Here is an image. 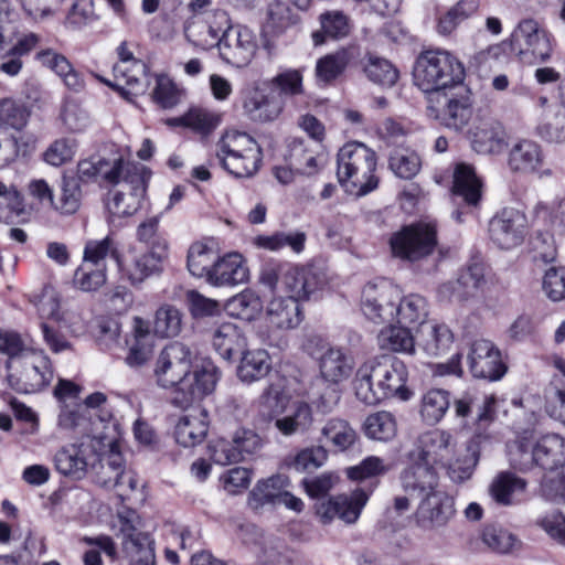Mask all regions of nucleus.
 Segmentation results:
<instances>
[{"label": "nucleus", "instance_id": "2f4dec72", "mask_svg": "<svg viewBox=\"0 0 565 565\" xmlns=\"http://www.w3.org/2000/svg\"><path fill=\"white\" fill-rule=\"evenodd\" d=\"M129 161L122 158L115 159L113 162L103 158H89L78 162L77 180L82 182H90L102 177L108 183H118L120 172Z\"/></svg>", "mask_w": 565, "mask_h": 565}, {"label": "nucleus", "instance_id": "c85d7f7f", "mask_svg": "<svg viewBox=\"0 0 565 565\" xmlns=\"http://www.w3.org/2000/svg\"><path fill=\"white\" fill-rule=\"evenodd\" d=\"M275 427L285 436L301 434L312 424V412L308 403L295 401L275 412Z\"/></svg>", "mask_w": 565, "mask_h": 565}, {"label": "nucleus", "instance_id": "052dcab7", "mask_svg": "<svg viewBox=\"0 0 565 565\" xmlns=\"http://www.w3.org/2000/svg\"><path fill=\"white\" fill-rule=\"evenodd\" d=\"M124 468L121 454L111 449L100 459L99 465L96 467V483L103 488L114 490L120 480Z\"/></svg>", "mask_w": 565, "mask_h": 565}, {"label": "nucleus", "instance_id": "69168bd1", "mask_svg": "<svg viewBox=\"0 0 565 565\" xmlns=\"http://www.w3.org/2000/svg\"><path fill=\"white\" fill-rule=\"evenodd\" d=\"M339 384L340 383H323V380L320 377L310 387L308 392L309 398L322 413L331 412L334 408V406L339 403Z\"/></svg>", "mask_w": 565, "mask_h": 565}, {"label": "nucleus", "instance_id": "a19ab883", "mask_svg": "<svg viewBox=\"0 0 565 565\" xmlns=\"http://www.w3.org/2000/svg\"><path fill=\"white\" fill-rule=\"evenodd\" d=\"M38 58L44 66L54 71L70 89L79 92L84 88L82 75L73 68L64 55L46 50L40 52Z\"/></svg>", "mask_w": 565, "mask_h": 565}, {"label": "nucleus", "instance_id": "3c124183", "mask_svg": "<svg viewBox=\"0 0 565 565\" xmlns=\"http://www.w3.org/2000/svg\"><path fill=\"white\" fill-rule=\"evenodd\" d=\"M449 406L450 393L441 388H431L422 396L419 414L426 424L436 425L444 418Z\"/></svg>", "mask_w": 565, "mask_h": 565}, {"label": "nucleus", "instance_id": "7ed1b4c3", "mask_svg": "<svg viewBox=\"0 0 565 565\" xmlns=\"http://www.w3.org/2000/svg\"><path fill=\"white\" fill-rule=\"evenodd\" d=\"M407 375L405 363L395 356L382 355L367 360L355 373V395L367 405L394 396L407 401L411 396L406 388Z\"/></svg>", "mask_w": 565, "mask_h": 565}, {"label": "nucleus", "instance_id": "412c9836", "mask_svg": "<svg viewBox=\"0 0 565 565\" xmlns=\"http://www.w3.org/2000/svg\"><path fill=\"white\" fill-rule=\"evenodd\" d=\"M508 167L512 173L540 177L551 175L550 169H544V154L541 146L530 139L518 140L508 153Z\"/></svg>", "mask_w": 565, "mask_h": 565}, {"label": "nucleus", "instance_id": "cd10ccee", "mask_svg": "<svg viewBox=\"0 0 565 565\" xmlns=\"http://www.w3.org/2000/svg\"><path fill=\"white\" fill-rule=\"evenodd\" d=\"M401 480L406 492L417 494L419 498L440 490L438 475L434 466L419 459L402 472Z\"/></svg>", "mask_w": 565, "mask_h": 565}, {"label": "nucleus", "instance_id": "c756f323", "mask_svg": "<svg viewBox=\"0 0 565 565\" xmlns=\"http://www.w3.org/2000/svg\"><path fill=\"white\" fill-rule=\"evenodd\" d=\"M207 430V412L194 409L179 418L174 428V438L183 447H194L205 439Z\"/></svg>", "mask_w": 565, "mask_h": 565}, {"label": "nucleus", "instance_id": "c9c22d12", "mask_svg": "<svg viewBox=\"0 0 565 565\" xmlns=\"http://www.w3.org/2000/svg\"><path fill=\"white\" fill-rule=\"evenodd\" d=\"M248 278V269L239 254H228L218 258L209 277V282L214 286L238 285Z\"/></svg>", "mask_w": 565, "mask_h": 565}, {"label": "nucleus", "instance_id": "f03ea898", "mask_svg": "<svg viewBox=\"0 0 565 565\" xmlns=\"http://www.w3.org/2000/svg\"><path fill=\"white\" fill-rule=\"evenodd\" d=\"M481 434H476L468 441L466 454L457 455L456 437L445 429H433L423 433L417 439V459L431 466L447 468L450 479L461 483L468 480L479 462Z\"/></svg>", "mask_w": 565, "mask_h": 565}, {"label": "nucleus", "instance_id": "774afa93", "mask_svg": "<svg viewBox=\"0 0 565 565\" xmlns=\"http://www.w3.org/2000/svg\"><path fill=\"white\" fill-rule=\"evenodd\" d=\"M547 414L565 424V380L555 376L545 391Z\"/></svg>", "mask_w": 565, "mask_h": 565}, {"label": "nucleus", "instance_id": "a18cd8bd", "mask_svg": "<svg viewBox=\"0 0 565 565\" xmlns=\"http://www.w3.org/2000/svg\"><path fill=\"white\" fill-rule=\"evenodd\" d=\"M454 194L461 196L466 203L476 205L481 198V181L475 169L466 163L457 164L454 172Z\"/></svg>", "mask_w": 565, "mask_h": 565}, {"label": "nucleus", "instance_id": "0eeeda50", "mask_svg": "<svg viewBox=\"0 0 565 565\" xmlns=\"http://www.w3.org/2000/svg\"><path fill=\"white\" fill-rule=\"evenodd\" d=\"M215 156L221 167L238 179L254 177L263 160V151L257 141L237 130L223 134L216 143Z\"/></svg>", "mask_w": 565, "mask_h": 565}, {"label": "nucleus", "instance_id": "de8ad7c7", "mask_svg": "<svg viewBox=\"0 0 565 565\" xmlns=\"http://www.w3.org/2000/svg\"><path fill=\"white\" fill-rule=\"evenodd\" d=\"M287 160L296 171L311 175L319 170L323 156L309 149L303 140L294 138L288 143Z\"/></svg>", "mask_w": 565, "mask_h": 565}, {"label": "nucleus", "instance_id": "423d86ee", "mask_svg": "<svg viewBox=\"0 0 565 565\" xmlns=\"http://www.w3.org/2000/svg\"><path fill=\"white\" fill-rule=\"evenodd\" d=\"M465 67L450 52L431 49L422 52L415 63L414 81L424 92H439L462 84Z\"/></svg>", "mask_w": 565, "mask_h": 565}, {"label": "nucleus", "instance_id": "603ef678", "mask_svg": "<svg viewBox=\"0 0 565 565\" xmlns=\"http://www.w3.org/2000/svg\"><path fill=\"white\" fill-rule=\"evenodd\" d=\"M471 116V100L465 90V94L447 98L446 106L441 115V120L446 127L460 130L469 122Z\"/></svg>", "mask_w": 565, "mask_h": 565}, {"label": "nucleus", "instance_id": "f8f14e48", "mask_svg": "<svg viewBox=\"0 0 565 565\" xmlns=\"http://www.w3.org/2000/svg\"><path fill=\"white\" fill-rule=\"evenodd\" d=\"M320 339L308 340L307 350L316 360L323 383H342L353 373L355 361L351 352L342 347L320 344Z\"/></svg>", "mask_w": 565, "mask_h": 565}, {"label": "nucleus", "instance_id": "dca6fc26", "mask_svg": "<svg viewBox=\"0 0 565 565\" xmlns=\"http://www.w3.org/2000/svg\"><path fill=\"white\" fill-rule=\"evenodd\" d=\"M527 230V220L523 212L514 207H504L489 223L492 242L503 249L520 245Z\"/></svg>", "mask_w": 565, "mask_h": 565}, {"label": "nucleus", "instance_id": "a878e982", "mask_svg": "<svg viewBox=\"0 0 565 565\" xmlns=\"http://www.w3.org/2000/svg\"><path fill=\"white\" fill-rule=\"evenodd\" d=\"M285 102L269 88L253 89L245 98L243 108L245 114L254 121L268 122L279 117Z\"/></svg>", "mask_w": 565, "mask_h": 565}, {"label": "nucleus", "instance_id": "f3484780", "mask_svg": "<svg viewBox=\"0 0 565 565\" xmlns=\"http://www.w3.org/2000/svg\"><path fill=\"white\" fill-rule=\"evenodd\" d=\"M258 44L256 34L247 26L232 28L225 31L218 43L221 57L228 64L243 67L250 63Z\"/></svg>", "mask_w": 565, "mask_h": 565}, {"label": "nucleus", "instance_id": "4be33fe9", "mask_svg": "<svg viewBox=\"0 0 565 565\" xmlns=\"http://www.w3.org/2000/svg\"><path fill=\"white\" fill-rule=\"evenodd\" d=\"M367 501V494L363 490H355L350 495L341 494L320 502L317 505V515L323 523H329L339 518L345 523H354Z\"/></svg>", "mask_w": 565, "mask_h": 565}, {"label": "nucleus", "instance_id": "2eb2a0df", "mask_svg": "<svg viewBox=\"0 0 565 565\" xmlns=\"http://www.w3.org/2000/svg\"><path fill=\"white\" fill-rule=\"evenodd\" d=\"M230 18L225 11L216 10L195 15L184 29L186 39L196 47L207 50L218 47L225 31L228 29Z\"/></svg>", "mask_w": 565, "mask_h": 565}, {"label": "nucleus", "instance_id": "aec40b11", "mask_svg": "<svg viewBox=\"0 0 565 565\" xmlns=\"http://www.w3.org/2000/svg\"><path fill=\"white\" fill-rule=\"evenodd\" d=\"M110 527L117 536H121L122 550L127 555L135 556L138 551L146 547L145 543L148 546L153 545L150 536L140 531V516L130 508L122 507L119 509L111 519Z\"/></svg>", "mask_w": 565, "mask_h": 565}, {"label": "nucleus", "instance_id": "7c9ffc66", "mask_svg": "<svg viewBox=\"0 0 565 565\" xmlns=\"http://www.w3.org/2000/svg\"><path fill=\"white\" fill-rule=\"evenodd\" d=\"M358 49L354 46H348L320 57L316 63L317 81L323 84L334 82L358 58Z\"/></svg>", "mask_w": 565, "mask_h": 565}, {"label": "nucleus", "instance_id": "f704fd0d", "mask_svg": "<svg viewBox=\"0 0 565 565\" xmlns=\"http://www.w3.org/2000/svg\"><path fill=\"white\" fill-rule=\"evenodd\" d=\"M289 479L284 475L271 476L259 480L248 495V505L253 510H259L265 505H278L286 489L289 488Z\"/></svg>", "mask_w": 565, "mask_h": 565}, {"label": "nucleus", "instance_id": "79ce46f5", "mask_svg": "<svg viewBox=\"0 0 565 565\" xmlns=\"http://www.w3.org/2000/svg\"><path fill=\"white\" fill-rule=\"evenodd\" d=\"M511 466L520 471H527L537 466L536 441L531 433H524L508 446Z\"/></svg>", "mask_w": 565, "mask_h": 565}, {"label": "nucleus", "instance_id": "37998d69", "mask_svg": "<svg viewBox=\"0 0 565 565\" xmlns=\"http://www.w3.org/2000/svg\"><path fill=\"white\" fill-rule=\"evenodd\" d=\"M323 441L338 451L351 448L358 440V433L342 418H330L321 428Z\"/></svg>", "mask_w": 565, "mask_h": 565}, {"label": "nucleus", "instance_id": "bf43d9fd", "mask_svg": "<svg viewBox=\"0 0 565 565\" xmlns=\"http://www.w3.org/2000/svg\"><path fill=\"white\" fill-rule=\"evenodd\" d=\"M302 79L300 70L288 68L278 73L265 85L279 95L281 100H285V98L296 97L305 93Z\"/></svg>", "mask_w": 565, "mask_h": 565}, {"label": "nucleus", "instance_id": "e433bc0d", "mask_svg": "<svg viewBox=\"0 0 565 565\" xmlns=\"http://www.w3.org/2000/svg\"><path fill=\"white\" fill-rule=\"evenodd\" d=\"M427 316L428 302L423 296L418 294L402 296L399 290V298L395 303L394 322L405 327L419 324L420 328L426 323Z\"/></svg>", "mask_w": 565, "mask_h": 565}, {"label": "nucleus", "instance_id": "864d4df0", "mask_svg": "<svg viewBox=\"0 0 565 565\" xmlns=\"http://www.w3.org/2000/svg\"><path fill=\"white\" fill-rule=\"evenodd\" d=\"M218 257L215 252L202 243H193L186 257V265L189 271L195 277H205L209 281V277L216 265Z\"/></svg>", "mask_w": 565, "mask_h": 565}, {"label": "nucleus", "instance_id": "4468645a", "mask_svg": "<svg viewBox=\"0 0 565 565\" xmlns=\"http://www.w3.org/2000/svg\"><path fill=\"white\" fill-rule=\"evenodd\" d=\"M19 370L9 374L10 385L20 393H35L44 388L53 379L47 356L29 352L18 361Z\"/></svg>", "mask_w": 565, "mask_h": 565}, {"label": "nucleus", "instance_id": "20e7f679", "mask_svg": "<svg viewBox=\"0 0 565 565\" xmlns=\"http://www.w3.org/2000/svg\"><path fill=\"white\" fill-rule=\"evenodd\" d=\"M259 281L270 291H282L296 301L309 299L312 294L323 288L326 275L316 267H298L280 262L265 264L259 274Z\"/></svg>", "mask_w": 565, "mask_h": 565}, {"label": "nucleus", "instance_id": "72a5a7b5", "mask_svg": "<svg viewBox=\"0 0 565 565\" xmlns=\"http://www.w3.org/2000/svg\"><path fill=\"white\" fill-rule=\"evenodd\" d=\"M527 482L516 475L503 471L498 473L490 487L489 493L499 505L510 507L520 502L519 497L526 490Z\"/></svg>", "mask_w": 565, "mask_h": 565}, {"label": "nucleus", "instance_id": "6ab92c4d", "mask_svg": "<svg viewBox=\"0 0 565 565\" xmlns=\"http://www.w3.org/2000/svg\"><path fill=\"white\" fill-rule=\"evenodd\" d=\"M454 514V499L440 489L420 498L415 513V522L423 530L431 531L444 527Z\"/></svg>", "mask_w": 565, "mask_h": 565}, {"label": "nucleus", "instance_id": "39448f33", "mask_svg": "<svg viewBox=\"0 0 565 565\" xmlns=\"http://www.w3.org/2000/svg\"><path fill=\"white\" fill-rule=\"evenodd\" d=\"M337 162L338 180L347 192L363 196L377 188L375 152L365 145L356 141L344 145L338 152Z\"/></svg>", "mask_w": 565, "mask_h": 565}, {"label": "nucleus", "instance_id": "13d9d810", "mask_svg": "<svg viewBox=\"0 0 565 565\" xmlns=\"http://www.w3.org/2000/svg\"><path fill=\"white\" fill-rule=\"evenodd\" d=\"M365 435L374 440L388 441L396 436V419L390 412H376L369 415L364 422Z\"/></svg>", "mask_w": 565, "mask_h": 565}, {"label": "nucleus", "instance_id": "bb28decb", "mask_svg": "<svg viewBox=\"0 0 565 565\" xmlns=\"http://www.w3.org/2000/svg\"><path fill=\"white\" fill-rule=\"evenodd\" d=\"M454 344V333L444 323L426 322L418 329L417 345L429 358H440Z\"/></svg>", "mask_w": 565, "mask_h": 565}, {"label": "nucleus", "instance_id": "09e8293b", "mask_svg": "<svg viewBox=\"0 0 565 565\" xmlns=\"http://www.w3.org/2000/svg\"><path fill=\"white\" fill-rule=\"evenodd\" d=\"M116 262L119 269L122 267L121 255L118 243L113 236H106L102 239H90L85 244L83 260L97 267H106V258Z\"/></svg>", "mask_w": 565, "mask_h": 565}, {"label": "nucleus", "instance_id": "e2e57ef3", "mask_svg": "<svg viewBox=\"0 0 565 565\" xmlns=\"http://www.w3.org/2000/svg\"><path fill=\"white\" fill-rule=\"evenodd\" d=\"M478 9L477 0H461L438 19L437 32L441 35L451 34L457 26L475 13Z\"/></svg>", "mask_w": 565, "mask_h": 565}, {"label": "nucleus", "instance_id": "b1692460", "mask_svg": "<svg viewBox=\"0 0 565 565\" xmlns=\"http://www.w3.org/2000/svg\"><path fill=\"white\" fill-rule=\"evenodd\" d=\"M477 408L476 434H481V441L487 439L483 434L497 416V399L494 395H487L479 403L475 394L466 392L454 401L455 414L458 418L465 419Z\"/></svg>", "mask_w": 565, "mask_h": 565}, {"label": "nucleus", "instance_id": "1a4fd4ad", "mask_svg": "<svg viewBox=\"0 0 565 565\" xmlns=\"http://www.w3.org/2000/svg\"><path fill=\"white\" fill-rule=\"evenodd\" d=\"M392 253L401 259L416 262L429 256L437 246L436 225L417 222L402 227L390 239Z\"/></svg>", "mask_w": 565, "mask_h": 565}, {"label": "nucleus", "instance_id": "a211bd4d", "mask_svg": "<svg viewBox=\"0 0 565 565\" xmlns=\"http://www.w3.org/2000/svg\"><path fill=\"white\" fill-rule=\"evenodd\" d=\"M468 363L470 372L478 379L497 381L507 372L501 352L490 340L486 339L472 341L468 352Z\"/></svg>", "mask_w": 565, "mask_h": 565}, {"label": "nucleus", "instance_id": "338daca9", "mask_svg": "<svg viewBox=\"0 0 565 565\" xmlns=\"http://www.w3.org/2000/svg\"><path fill=\"white\" fill-rule=\"evenodd\" d=\"M73 281L82 291H96L106 282V267H97L83 260L74 274Z\"/></svg>", "mask_w": 565, "mask_h": 565}, {"label": "nucleus", "instance_id": "9b49d317", "mask_svg": "<svg viewBox=\"0 0 565 565\" xmlns=\"http://www.w3.org/2000/svg\"><path fill=\"white\" fill-rule=\"evenodd\" d=\"M117 52L119 63L114 66L115 83H105L127 99L130 96L143 95L151 84L148 66L142 61L134 57L128 50L127 42H121Z\"/></svg>", "mask_w": 565, "mask_h": 565}, {"label": "nucleus", "instance_id": "49530a36", "mask_svg": "<svg viewBox=\"0 0 565 565\" xmlns=\"http://www.w3.org/2000/svg\"><path fill=\"white\" fill-rule=\"evenodd\" d=\"M537 466L546 470H554L565 462V439L552 434L536 441Z\"/></svg>", "mask_w": 565, "mask_h": 565}, {"label": "nucleus", "instance_id": "f257e3e1", "mask_svg": "<svg viewBox=\"0 0 565 565\" xmlns=\"http://www.w3.org/2000/svg\"><path fill=\"white\" fill-rule=\"evenodd\" d=\"M192 352L181 342H172L160 352L153 374L163 388L174 387L172 404L188 408L211 394L218 381V370L211 363L191 371Z\"/></svg>", "mask_w": 565, "mask_h": 565}, {"label": "nucleus", "instance_id": "4d7b16f0", "mask_svg": "<svg viewBox=\"0 0 565 565\" xmlns=\"http://www.w3.org/2000/svg\"><path fill=\"white\" fill-rule=\"evenodd\" d=\"M388 166L396 177L409 180L419 172L422 161L414 150L397 147L390 153Z\"/></svg>", "mask_w": 565, "mask_h": 565}, {"label": "nucleus", "instance_id": "4c0bfd02", "mask_svg": "<svg viewBox=\"0 0 565 565\" xmlns=\"http://www.w3.org/2000/svg\"><path fill=\"white\" fill-rule=\"evenodd\" d=\"M212 344L224 360H231L245 349L246 338L235 323L223 322L213 330Z\"/></svg>", "mask_w": 565, "mask_h": 565}, {"label": "nucleus", "instance_id": "ddd939ff", "mask_svg": "<svg viewBox=\"0 0 565 565\" xmlns=\"http://www.w3.org/2000/svg\"><path fill=\"white\" fill-rule=\"evenodd\" d=\"M399 298V289L388 280L382 279L364 286L361 308L364 316L374 323L394 322L395 303Z\"/></svg>", "mask_w": 565, "mask_h": 565}, {"label": "nucleus", "instance_id": "ea45409f", "mask_svg": "<svg viewBox=\"0 0 565 565\" xmlns=\"http://www.w3.org/2000/svg\"><path fill=\"white\" fill-rule=\"evenodd\" d=\"M267 318L278 329H294L301 321L298 301L292 298H274L267 307Z\"/></svg>", "mask_w": 565, "mask_h": 565}, {"label": "nucleus", "instance_id": "680f3d73", "mask_svg": "<svg viewBox=\"0 0 565 565\" xmlns=\"http://www.w3.org/2000/svg\"><path fill=\"white\" fill-rule=\"evenodd\" d=\"M263 308L260 298L250 289H246L231 298L226 303V310L231 316L250 321Z\"/></svg>", "mask_w": 565, "mask_h": 565}, {"label": "nucleus", "instance_id": "6e6d98bb", "mask_svg": "<svg viewBox=\"0 0 565 565\" xmlns=\"http://www.w3.org/2000/svg\"><path fill=\"white\" fill-rule=\"evenodd\" d=\"M183 328V313L172 305H162L154 315L153 331L160 338H174Z\"/></svg>", "mask_w": 565, "mask_h": 565}, {"label": "nucleus", "instance_id": "473e14b6", "mask_svg": "<svg viewBox=\"0 0 565 565\" xmlns=\"http://www.w3.org/2000/svg\"><path fill=\"white\" fill-rule=\"evenodd\" d=\"M106 417H99V423L90 422V418L81 407L75 411L63 409L58 415V426L67 430H77L81 435L99 443L107 438L105 426Z\"/></svg>", "mask_w": 565, "mask_h": 565}, {"label": "nucleus", "instance_id": "393cba45", "mask_svg": "<svg viewBox=\"0 0 565 565\" xmlns=\"http://www.w3.org/2000/svg\"><path fill=\"white\" fill-rule=\"evenodd\" d=\"M484 282V267L475 263L463 269L457 280L443 284L438 294L443 299L463 301L475 297Z\"/></svg>", "mask_w": 565, "mask_h": 565}, {"label": "nucleus", "instance_id": "9d476101", "mask_svg": "<svg viewBox=\"0 0 565 565\" xmlns=\"http://www.w3.org/2000/svg\"><path fill=\"white\" fill-rule=\"evenodd\" d=\"M511 50L525 63H545L553 52L552 36L535 20L524 19L511 35Z\"/></svg>", "mask_w": 565, "mask_h": 565}, {"label": "nucleus", "instance_id": "58836bf2", "mask_svg": "<svg viewBox=\"0 0 565 565\" xmlns=\"http://www.w3.org/2000/svg\"><path fill=\"white\" fill-rule=\"evenodd\" d=\"M55 469L63 476L82 479L87 471V459L83 451V444H71L62 447L54 455Z\"/></svg>", "mask_w": 565, "mask_h": 565}, {"label": "nucleus", "instance_id": "0e129e2a", "mask_svg": "<svg viewBox=\"0 0 565 565\" xmlns=\"http://www.w3.org/2000/svg\"><path fill=\"white\" fill-rule=\"evenodd\" d=\"M483 543L493 552L500 554L511 553L519 550L521 542L508 530L489 525L482 532Z\"/></svg>", "mask_w": 565, "mask_h": 565}, {"label": "nucleus", "instance_id": "5701e85b", "mask_svg": "<svg viewBox=\"0 0 565 565\" xmlns=\"http://www.w3.org/2000/svg\"><path fill=\"white\" fill-rule=\"evenodd\" d=\"M472 149L480 154H498L507 147V134L502 125L492 119H479L469 130Z\"/></svg>", "mask_w": 565, "mask_h": 565}, {"label": "nucleus", "instance_id": "8fccbe9b", "mask_svg": "<svg viewBox=\"0 0 565 565\" xmlns=\"http://www.w3.org/2000/svg\"><path fill=\"white\" fill-rule=\"evenodd\" d=\"M169 250L164 249V245L159 243L154 249H148L140 255L129 269V278L132 284L142 282L152 274L161 270L162 263L168 258Z\"/></svg>", "mask_w": 565, "mask_h": 565}, {"label": "nucleus", "instance_id": "c03bdc74", "mask_svg": "<svg viewBox=\"0 0 565 565\" xmlns=\"http://www.w3.org/2000/svg\"><path fill=\"white\" fill-rule=\"evenodd\" d=\"M270 369V358L265 350L245 351L237 369V375L242 382L252 383L264 379Z\"/></svg>", "mask_w": 565, "mask_h": 565}, {"label": "nucleus", "instance_id": "5fc2aeb1", "mask_svg": "<svg viewBox=\"0 0 565 565\" xmlns=\"http://www.w3.org/2000/svg\"><path fill=\"white\" fill-rule=\"evenodd\" d=\"M379 344L382 349L393 352L413 353L415 349V340L408 327L401 324H391L381 330Z\"/></svg>", "mask_w": 565, "mask_h": 565}, {"label": "nucleus", "instance_id": "6e6552de", "mask_svg": "<svg viewBox=\"0 0 565 565\" xmlns=\"http://www.w3.org/2000/svg\"><path fill=\"white\" fill-rule=\"evenodd\" d=\"M150 171L138 162H128L120 172L119 189L109 194L106 206L110 221L130 217L141 207Z\"/></svg>", "mask_w": 565, "mask_h": 565}]
</instances>
